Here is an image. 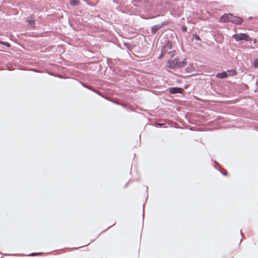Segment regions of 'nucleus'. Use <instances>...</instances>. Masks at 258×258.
Segmentation results:
<instances>
[{
  "instance_id": "obj_1",
  "label": "nucleus",
  "mask_w": 258,
  "mask_h": 258,
  "mask_svg": "<svg viewBox=\"0 0 258 258\" xmlns=\"http://www.w3.org/2000/svg\"><path fill=\"white\" fill-rule=\"evenodd\" d=\"M213 90L218 94L229 93L231 91L229 83L232 82H208Z\"/></svg>"
},
{
  "instance_id": "obj_2",
  "label": "nucleus",
  "mask_w": 258,
  "mask_h": 258,
  "mask_svg": "<svg viewBox=\"0 0 258 258\" xmlns=\"http://www.w3.org/2000/svg\"><path fill=\"white\" fill-rule=\"evenodd\" d=\"M140 88L142 90H149L153 94L157 95V93H163L165 90L161 87L154 86L155 82H136Z\"/></svg>"
},
{
  "instance_id": "obj_3",
  "label": "nucleus",
  "mask_w": 258,
  "mask_h": 258,
  "mask_svg": "<svg viewBox=\"0 0 258 258\" xmlns=\"http://www.w3.org/2000/svg\"><path fill=\"white\" fill-rule=\"evenodd\" d=\"M189 88L190 90L188 91V93L192 91L195 88L194 86L191 84H185L183 87H171L167 88L166 91H168L170 94H182L184 92V89H186Z\"/></svg>"
},
{
  "instance_id": "obj_4",
  "label": "nucleus",
  "mask_w": 258,
  "mask_h": 258,
  "mask_svg": "<svg viewBox=\"0 0 258 258\" xmlns=\"http://www.w3.org/2000/svg\"><path fill=\"white\" fill-rule=\"evenodd\" d=\"M79 83L84 87L92 91L103 98H105L103 93L98 90V89L100 88L99 86H102V84H101L100 83H99L98 85L96 84H94V83L92 84H89L87 82H79Z\"/></svg>"
},
{
  "instance_id": "obj_5",
  "label": "nucleus",
  "mask_w": 258,
  "mask_h": 258,
  "mask_svg": "<svg viewBox=\"0 0 258 258\" xmlns=\"http://www.w3.org/2000/svg\"><path fill=\"white\" fill-rule=\"evenodd\" d=\"M175 52L176 51L172 49V41H168L162 48L161 57H163L167 54L170 57H172L175 55Z\"/></svg>"
},
{
  "instance_id": "obj_6",
  "label": "nucleus",
  "mask_w": 258,
  "mask_h": 258,
  "mask_svg": "<svg viewBox=\"0 0 258 258\" xmlns=\"http://www.w3.org/2000/svg\"><path fill=\"white\" fill-rule=\"evenodd\" d=\"M230 86H231V90L232 89L236 92L238 93L245 92L248 89V86L243 83V82L241 83H237L236 82H232L229 83Z\"/></svg>"
},
{
  "instance_id": "obj_7",
  "label": "nucleus",
  "mask_w": 258,
  "mask_h": 258,
  "mask_svg": "<svg viewBox=\"0 0 258 258\" xmlns=\"http://www.w3.org/2000/svg\"><path fill=\"white\" fill-rule=\"evenodd\" d=\"M185 64V59L179 60L178 58H174L171 60H168L166 66L171 69H176L183 67Z\"/></svg>"
},
{
  "instance_id": "obj_8",
  "label": "nucleus",
  "mask_w": 258,
  "mask_h": 258,
  "mask_svg": "<svg viewBox=\"0 0 258 258\" xmlns=\"http://www.w3.org/2000/svg\"><path fill=\"white\" fill-rule=\"evenodd\" d=\"M232 37L236 41H239L241 40H245L246 41H250L251 38L248 35L245 33L235 34L232 36Z\"/></svg>"
},
{
  "instance_id": "obj_9",
  "label": "nucleus",
  "mask_w": 258,
  "mask_h": 258,
  "mask_svg": "<svg viewBox=\"0 0 258 258\" xmlns=\"http://www.w3.org/2000/svg\"><path fill=\"white\" fill-rule=\"evenodd\" d=\"M230 22L238 25H240L242 23L243 20L240 17L234 16L231 14V17Z\"/></svg>"
},
{
  "instance_id": "obj_10",
  "label": "nucleus",
  "mask_w": 258,
  "mask_h": 258,
  "mask_svg": "<svg viewBox=\"0 0 258 258\" xmlns=\"http://www.w3.org/2000/svg\"><path fill=\"white\" fill-rule=\"evenodd\" d=\"M231 17V14H225L222 16L219 19L220 22H227L228 21H230V19Z\"/></svg>"
},
{
  "instance_id": "obj_11",
  "label": "nucleus",
  "mask_w": 258,
  "mask_h": 258,
  "mask_svg": "<svg viewBox=\"0 0 258 258\" xmlns=\"http://www.w3.org/2000/svg\"><path fill=\"white\" fill-rule=\"evenodd\" d=\"M26 22L28 23V24L31 26V27L33 28L35 27V21L33 16H30L28 17Z\"/></svg>"
},
{
  "instance_id": "obj_12",
  "label": "nucleus",
  "mask_w": 258,
  "mask_h": 258,
  "mask_svg": "<svg viewBox=\"0 0 258 258\" xmlns=\"http://www.w3.org/2000/svg\"><path fill=\"white\" fill-rule=\"evenodd\" d=\"M214 166L215 168V169H216L217 170L219 171L220 172V173L223 175H224L225 176H228V173L227 171L226 170H224V171H221L220 168V165L217 162H215V163L214 165Z\"/></svg>"
},
{
  "instance_id": "obj_13",
  "label": "nucleus",
  "mask_w": 258,
  "mask_h": 258,
  "mask_svg": "<svg viewBox=\"0 0 258 258\" xmlns=\"http://www.w3.org/2000/svg\"><path fill=\"white\" fill-rule=\"evenodd\" d=\"M163 26V24L161 25H156L152 27L151 32L152 34H155Z\"/></svg>"
},
{
  "instance_id": "obj_14",
  "label": "nucleus",
  "mask_w": 258,
  "mask_h": 258,
  "mask_svg": "<svg viewBox=\"0 0 258 258\" xmlns=\"http://www.w3.org/2000/svg\"><path fill=\"white\" fill-rule=\"evenodd\" d=\"M228 76L227 73L226 72H223L222 73H218L216 74V77L220 79H224L226 78Z\"/></svg>"
},
{
  "instance_id": "obj_15",
  "label": "nucleus",
  "mask_w": 258,
  "mask_h": 258,
  "mask_svg": "<svg viewBox=\"0 0 258 258\" xmlns=\"http://www.w3.org/2000/svg\"><path fill=\"white\" fill-rule=\"evenodd\" d=\"M80 1L79 0H70V4L72 6H76L79 5Z\"/></svg>"
},
{
  "instance_id": "obj_16",
  "label": "nucleus",
  "mask_w": 258,
  "mask_h": 258,
  "mask_svg": "<svg viewBox=\"0 0 258 258\" xmlns=\"http://www.w3.org/2000/svg\"><path fill=\"white\" fill-rule=\"evenodd\" d=\"M43 254V252H32L30 254H27L28 256H37L39 255H41Z\"/></svg>"
},
{
  "instance_id": "obj_17",
  "label": "nucleus",
  "mask_w": 258,
  "mask_h": 258,
  "mask_svg": "<svg viewBox=\"0 0 258 258\" xmlns=\"http://www.w3.org/2000/svg\"><path fill=\"white\" fill-rule=\"evenodd\" d=\"M227 74H228V76H234L236 74V71L234 70L228 71Z\"/></svg>"
},
{
  "instance_id": "obj_18",
  "label": "nucleus",
  "mask_w": 258,
  "mask_h": 258,
  "mask_svg": "<svg viewBox=\"0 0 258 258\" xmlns=\"http://www.w3.org/2000/svg\"><path fill=\"white\" fill-rule=\"evenodd\" d=\"M192 38L198 41L201 40V38H200V37L196 34H193Z\"/></svg>"
},
{
  "instance_id": "obj_19",
  "label": "nucleus",
  "mask_w": 258,
  "mask_h": 258,
  "mask_svg": "<svg viewBox=\"0 0 258 258\" xmlns=\"http://www.w3.org/2000/svg\"><path fill=\"white\" fill-rule=\"evenodd\" d=\"M252 65L254 67V68H258V58L253 61Z\"/></svg>"
},
{
  "instance_id": "obj_20",
  "label": "nucleus",
  "mask_w": 258,
  "mask_h": 258,
  "mask_svg": "<svg viewBox=\"0 0 258 258\" xmlns=\"http://www.w3.org/2000/svg\"><path fill=\"white\" fill-rule=\"evenodd\" d=\"M0 43H2L3 44H4V45L6 46L7 47H10V44L8 42H1L0 41Z\"/></svg>"
},
{
  "instance_id": "obj_21",
  "label": "nucleus",
  "mask_w": 258,
  "mask_h": 258,
  "mask_svg": "<svg viewBox=\"0 0 258 258\" xmlns=\"http://www.w3.org/2000/svg\"><path fill=\"white\" fill-rule=\"evenodd\" d=\"M145 203H144V204H143V213H142V217H143V220L144 219V217H145V210H144V208H145Z\"/></svg>"
},
{
  "instance_id": "obj_22",
  "label": "nucleus",
  "mask_w": 258,
  "mask_h": 258,
  "mask_svg": "<svg viewBox=\"0 0 258 258\" xmlns=\"http://www.w3.org/2000/svg\"><path fill=\"white\" fill-rule=\"evenodd\" d=\"M112 226H109V227H108L107 229H106L104 230L103 231H102L101 233H100L97 235V237H96V238H98V237L100 235V234H101L102 233H103V232H104L106 231V230H107L108 229H109L110 227H111Z\"/></svg>"
},
{
  "instance_id": "obj_23",
  "label": "nucleus",
  "mask_w": 258,
  "mask_h": 258,
  "mask_svg": "<svg viewBox=\"0 0 258 258\" xmlns=\"http://www.w3.org/2000/svg\"><path fill=\"white\" fill-rule=\"evenodd\" d=\"M255 85L256 87V88L254 90V92H258V82H255Z\"/></svg>"
},
{
  "instance_id": "obj_24",
  "label": "nucleus",
  "mask_w": 258,
  "mask_h": 258,
  "mask_svg": "<svg viewBox=\"0 0 258 258\" xmlns=\"http://www.w3.org/2000/svg\"><path fill=\"white\" fill-rule=\"evenodd\" d=\"M162 125H163L160 123H158L156 124L155 125H154V126L156 127H161V126H162Z\"/></svg>"
},
{
  "instance_id": "obj_25",
  "label": "nucleus",
  "mask_w": 258,
  "mask_h": 258,
  "mask_svg": "<svg viewBox=\"0 0 258 258\" xmlns=\"http://www.w3.org/2000/svg\"><path fill=\"white\" fill-rule=\"evenodd\" d=\"M240 235L242 237V238H245V237H244V234L243 233V232H242V230H241L240 231Z\"/></svg>"
},
{
  "instance_id": "obj_26",
  "label": "nucleus",
  "mask_w": 258,
  "mask_h": 258,
  "mask_svg": "<svg viewBox=\"0 0 258 258\" xmlns=\"http://www.w3.org/2000/svg\"><path fill=\"white\" fill-rule=\"evenodd\" d=\"M182 30L183 32H185L187 30V28L185 26H182Z\"/></svg>"
},
{
  "instance_id": "obj_27",
  "label": "nucleus",
  "mask_w": 258,
  "mask_h": 258,
  "mask_svg": "<svg viewBox=\"0 0 258 258\" xmlns=\"http://www.w3.org/2000/svg\"><path fill=\"white\" fill-rule=\"evenodd\" d=\"M148 187L146 186V192H147V194H148ZM148 194H147V195L146 201L148 199Z\"/></svg>"
},
{
  "instance_id": "obj_28",
  "label": "nucleus",
  "mask_w": 258,
  "mask_h": 258,
  "mask_svg": "<svg viewBox=\"0 0 258 258\" xmlns=\"http://www.w3.org/2000/svg\"><path fill=\"white\" fill-rule=\"evenodd\" d=\"M129 183H130V182H129V181H128V182H127V183H126V184L124 185L123 187H124V188H126V187L128 186V185L129 184Z\"/></svg>"
},
{
  "instance_id": "obj_29",
  "label": "nucleus",
  "mask_w": 258,
  "mask_h": 258,
  "mask_svg": "<svg viewBox=\"0 0 258 258\" xmlns=\"http://www.w3.org/2000/svg\"><path fill=\"white\" fill-rule=\"evenodd\" d=\"M58 251H61L62 252H64V249H60V250H57L56 251H57V252H58ZM59 252H57V253H56V254H59Z\"/></svg>"
},
{
  "instance_id": "obj_30",
  "label": "nucleus",
  "mask_w": 258,
  "mask_h": 258,
  "mask_svg": "<svg viewBox=\"0 0 258 258\" xmlns=\"http://www.w3.org/2000/svg\"><path fill=\"white\" fill-rule=\"evenodd\" d=\"M95 239H96V238H94V239H91V241H90V242L89 243H88V244H89L90 243H92V242H94V241H95Z\"/></svg>"
},
{
  "instance_id": "obj_31",
  "label": "nucleus",
  "mask_w": 258,
  "mask_h": 258,
  "mask_svg": "<svg viewBox=\"0 0 258 258\" xmlns=\"http://www.w3.org/2000/svg\"><path fill=\"white\" fill-rule=\"evenodd\" d=\"M166 100H167L168 101L170 102H172V100H170V99H165Z\"/></svg>"
},
{
  "instance_id": "obj_32",
  "label": "nucleus",
  "mask_w": 258,
  "mask_h": 258,
  "mask_svg": "<svg viewBox=\"0 0 258 258\" xmlns=\"http://www.w3.org/2000/svg\"><path fill=\"white\" fill-rule=\"evenodd\" d=\"M107 85H108V86H111V85H112V83H110V82H108V83L107 84Z\"/></svg>"
},
{
  "instance_id": "obj_33",
  "label": "nucleus",
  "mask_w": 258,
  "mask_h": 258,
  "mask_svg": "<svg viewBox=\"0 0 258 258\" xmlns=\"http://www.w3.org/2000/svg\"><path fill=\"white\" fill-rule=\"evenodd\" d=\"M99 82V83H100L101 82ZM102 82V83H103V84H104V83H106V82L108 83V82H104V81H102V82Z\"/></svg>"
},
{
  "instance_id": "obj_34",
  "label": "nucleus",
  "mask_w": 258,
  "mask_h": 258,
  "mask_svg": "<svg viewBox=\"0 0 258 258\" xmlns=\"http://www.w3.org/2000/svg\"><path fill=\"white\" fill-rule=\"evenodd\" d=\"M241 241H242V239H241V240H240V242H239V246H240V243H241Z\"/></svg>"
},
{
  "instance_id": "obj_35",
  "label": "nucleus",
  "mask_w": 258,
  "mask_h": 258,
  "mask_svg": "<svg viewBox=\"0 0 258 258\" xmlns=\"http://www.w3.org/2000/svg\"><path fill=\"white\" fill-rule=\"evenodd\" d=\"M53 252H54L53 251H51L50 252H49V253L52 254V253H53Z\"/></svg>"
},
{
  "instance_id": "obj_36",
  "label": "nucleus",
  "mask_w": 258,
  "mask_h": 258,
  "mask_svg": "<svg viewBox=\"0 0 258 258\" xmlns=\"http://www.w3.org/2000/svg\"><path fill=\"white\" fill-rule=\"evenodd\" d=\"M188 122H189V123H192L191 122H190V121H189V120H188Z\"/></svg>"
},
{
  "instance_id": "obj_37",
  "label": "nucleus",
  "mask_w": 258,
  "mask_h": 258,
  "mask_svg": "<svg viewBox=\"0 0 258 258\" xmlns=\"http://www.w3.org/2000/svg\"><path fill=\"white\" fill-rule=\"evenodd\" d=\"M177 83H181L182 82H179V81H177Z\"/></svg>"
},
{
  "instance_id": "obj_38",
  "label": "nucleus",
  "mask_w": 258,
  "mask_h": 258,
  "mask_svg": "<svg viewBox=\"0 0 258 258\" xmlns=\"http://www.w3.org/2000/svg\"><path fill=\"white\" fill-rule=\"evenodd\" d=\"M115 104H118V103H117L116 102H114Z\"/></svg>"
},
{
  "instance_id": "obj_39",
  "label": "nucleus",
  "mask_w": 258,
  "mask_h": 258,
  "mask_svg": "<svg viewBox=\"0 0 258 258\" xmlns=\"http://www.w3.org/2000/svg\"><path fill=\"white\" fill-rule=\"evenodd\" d=\"M1 258H3L2 257Z\"/></svg>"
}]
</instances>
